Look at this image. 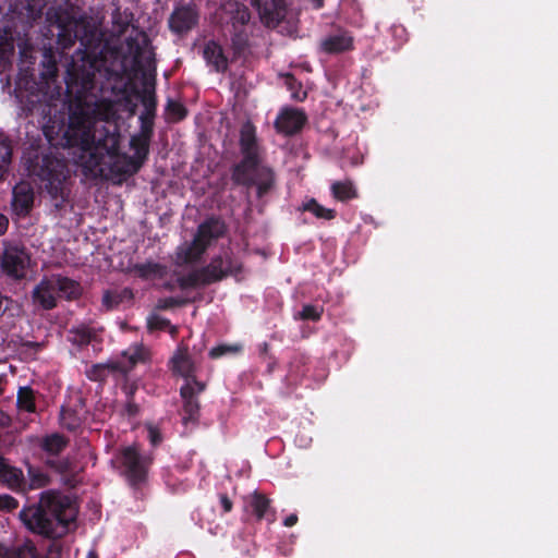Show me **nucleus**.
I'll list each match as a JSON object with an SVG mask.
<instances>
[{"instance_id":"1","label":"nucleus","mask_w":558,"mask_h":558,"mask_svg":"<svg viewBox=\"0 0 558 558\" xmlns=\"http://www.w3.org/2000/svg\"><path fill=\"white\" fill-rule=\"evenodd\" d=\"M44 134L50 144L60 143L74 148V162L92 178L121 180L124 175L133 174L140 169L148 151L146 140L134 137L131 141L135 149L134 156L120 154L118 137L94 130V118L83 108L71 112L66 126L50 121L44 126Z\"/></svg>"},{"instance_id":"2","label":"nucleus","mask_w":558,"mask_h":558,"mask_svg":"<svg viewBox=\"0 0 558 558\" xmlns=\"http://www.w3.org/2000/svg\"><path fill=\"white\" fill-rule=\"evenodd\" d=\"M77 514L75 504L66 496L43 493L38 506L23 509L20 518L32 532L48 537H60L66 533L69 524Z\"/></svg>"},{"instance_id":"3","label":"nucleus","mask_w":558,"mask_h":558,"mask_svg":"<svg viewBox=\"0 0 558 558\" xmlns=\"http://www.w3.org/2000/svg\"><path fill=\"white\" fill-rule=\"evenodd\" d=\"M241 147L245 155L244 160L236 166L233 172V179L242 184H257L258 191L262 193L267 190L266 183H258L255 174L263 172L270 179L271 174L267 169L259 168L256 160V142H255V128L251 122H246L241 128Z\"/></svg>"},{"instance_id":"4","label":"nucleus","mask_w":558,"mask_h":558,"mask_svg":"<svg viewBox=\"0 0 558 558\" xmlns=\"http://www.w3.org/2000/svg\"><path fill=\"white\" fill-rule=\"evenodd\" d=\"M225 232V225L218 219H209L199 225L192 242L182 243L175 252L178 266L197 262L203 253Z\"/></svg>"},{"instance_id":"5","label":"nucleus","mask_w":558,"mask_h":558,"mask_svg":"<svg viewBox=\"0 0 558 558\" xmlns=\"http://www.w3.org/2000/svg\"><path fill=\"white\" fill-rule=\"evenodd\" d=\"M80 284L66 277L52 275L44 278L33 290V301L44 310L57 305L58 298L73 299L80 295Z\"/></svg>"},{"instance_id":"6","label":"nucleus","mask_w":558,"mask_h":558,"mask_svg":"<svg viewBox=\"0 0 558 558\" xmlns=\"http://www.w3.org/2000/svg\"><path fill=\"white\" fill-rule=\"evenodd\" d=\"M230 271V262L228 259L217 257L213 259V262L206 268L202 270H194L187 276H179L177 281L183 289L192 288L220 280Z\"/></svg>"},{"instance_id":"7","label":"nucleus","mask_w":558,"mask_h":558,"mask_svg":"<svg viewBox=\"0 0 558 558\" xmlns=\"http://www.w3.org/2000/svg\"><path fill=\"white\" fill-rule=\"evenodd\" d=\"M1 266L3 271L15 279L24 278L31 267V257L17 246H7L3 253Z\"/></svg>"},{"instance_id":"8","label":"nucleus","mask_w":558,"mask_h":558,"mask_svg":"<svg viewBox=\"0 0 558 558\" xmlns=\"http://www.w3.org/2000/svg\"><path fill=\"white\" fill-rule=\"evenodd\" d=\"M197 22L198 12L192 4L175 7L168 20L169 28L177 35L189 33L196 26Z\"/></svg>"},{"instance_id":"9","label":"nucleus","mask_w":558,"mask_h":558,"mask_svg":"<svg viewBox=\"0 0 558 558\" xmlns=\"http://www.w3.org/2000/svg\"><path fill=\"white\" fill-rule=\"evenodd\" d=\"M125 473L131 483L135 484L144 480L148 466V460L138 454L137 448L130 446L123 449L121 454Z\"/></svg>"},{"instance_id":"10","label":"nucleus","mask_w":558,"mask_h":558,"mask_svg":"<svg viewBox=\"0 0 558 558\" xmlns=\"http://www.w3.org/2000/svg\"><path fill=\"white\" fill-rule=\"evenodd\" d=\"M260 21L266 26L278 25L286 16L287 5L284 0H253Z\"/></svg>"},{"instance_id":"11","label":"nucleus","mask_w":558,"mask_h":558,"mask_svg":"<svg viewBox=\"0 0 558 558\" xmlns=\"http://www.w3.org/2000/svg\"><path fill=\"white\" fill-rule=\"evenodd\" d=\"M170 368L173 375L179 376L185 380L184 384H193L195 378L196 366L187 352V348L179 345L173 356L170 360Z\"/></svg>"},{"instance_id":"12","label":"nucleus","mask_w":558,"mask_h":558,"mask_svg":"<svg viewBox=\"0 0 558 558\" xmlns=\"http://www.w3.org/2000/svg\"><path fill=\"white\" fill-rule=\"evenodd\" d=\"M306 121L303 111L295 108H283L276 121L275 126L279 133L290 135L302 129Z\"/></svg>"},{"instance_id":"13","label":"nucleus","mask_w":558,"mask_h":558,"mask_svg":"<svg viewBox=\"0 0 558 558\" xmlns=\"http://www.w3.org/2000/svg\"><path fill=\"white\" fill-rule=\"evenodd\" d=\"M34 204V192L29 183L21 182L13 189L12 210L19 218L26 217Z\"/></svg>"},{"instance_id":"14","label":"nucleus","mask_w":558,"mask_h":558,"mask_svg":"<svg viewBox=\"0 0 558 558\" xmlns=\"http://www.w3.org/2000/svg\"><path fill=\"white\" fill-rule=\"evenodd\" d=\"M205 389V385L202 381L193 380V384H184L181 387V397L183 399V409L187 416L183 417V422L187 420H194L198 412V402L195 396L201 393Z\"/></svg>"},{"instance_id":"15","label":"nucleus","mask_w":558,"mask_h":558,"mask_svg":"<svg viewBox=\"0 0 558 558\" xmlns=\"http://www.w3.org/2000/svg\"><path fill=\"white\" fill-rule=\"evenodd\" d=\"M68 174L69 171L65 163L58 159H48L46 161L45 169L43 170V177L48 181L46 187L50 192H57L59 185H61V183L68 178Z\"/></svg>"},{"instance_id":"16","label":"nucleus","mask_w":558,"mask_h":558,"mask_svg":"<svg viewBox=\"0 0 558 558\" xmlns=\"http://www.w3.org/2000/svg\"><path fill=\"white\" fill-rule=\"evenodd\" d=\"M352 46H353V39L345 32H341V33H337V34L327 36L320 43L322 49L328 53L343 52V51L352 49Z\"/></svg>"},{"instance_id":"17","label":"nucleus","mask_w":558,"mask_h":558,"mask_svg":"<svg viewBox=\"0 0 558 558\" xmlns=\"http://www.w3.org/2000/svg\"><path fill=\"white\" fill-rule=\"evenodd\" d=\"M204 58L217 72H222L227 69L228 60L223 56L221 47L214 41L205 46Z\"/></svg>"},{"instance_id":"18","label":"nucleus","mask_w":558,"mask_h":558,"mask_svg":"<svg viewBox=\"0 0 558 558\" xmlns=\"http://www.w3.org/2000/svg\"><path fill=\"white\" fill-rule=\"evenodd\" d=\"M146 355L147 352L142 345H132L126 351L123 352L122 359L119 362V368L122 372H128L136 363L145 361Z\"/></svg>"},{"instance_id":"19","label":"nucleus","mask_w":558,"mask_h":558,"mask_svg":"<svg viewBox=\"0 0 558 558\" xmlns=\"http://www.w3.org/2000/svg\"><path fill=\"white\" fill-rule=\"evenodd\" d=\"M0 558H40V556L34 545L26 542L12 550L0 545Z\"/></svg>"},{"instance_id":"20","label":"nucleus","mask_w":558,"mask_h":558,"mask_svg":"<svg viewBox=\"0 0 558 558\" xmlns=\"http://www.w3.org/2000/svg\"><path fill=\"white\" fill-rule=\"evenodd\" d=\"M223 10L230 14L234 28H236V25H245L250 21L247 8L236 1L223 4Z\"/></svg>"},{"instance_id":"21","label":"nucleus","mask_w":558,"mask_h":558,"mask_svg":"<svg viewBox=\"0 0 558 558\" xmlns=\"http://www.w3.org/2000/svg\"><path fill=\"white\" fill-rule=\"evenodd\" d=\"M268 507L269 500L256 492L245 498V508L251 509L257 520H262L264 518Z\"/></svg>"},{"instance_id":"22","label":"nucleus","mask_w":558,"mask_h":558,"mask_svg":"<svg viewBox=\"0 0 558 558\" xmlns=\"http://www.w3.org/2000/svg\"><path fill=\"white\" fill-rule=\"evenodd\" d=\"M17 407L26 412L35 411V397L29 387H22L17 392Z\"/></svg>"},{"instance_id":"23","label":"nucleus","mask_w":558,"mask_h":558,"mask_svg":"<svg viewBox=\"0 0 558 558\" xmlns=\"http://www.w3.org/2000/svg\"><path fill=\"white\" fill-rule=\"evenodd\" d=\"M333 196L339 201L351 199L356 196L355 190L351 182H335L331 186Z\"/></svg>"},{"instance_id":"24","label":"nucleus","mask_w":558,"mask_h":558,"mask_svg":"<svg viewBox=\"0 0 558 558\" xmlns=\"http://www.w3.org/2000/svg\"><path fill=\"white\" fill-rule=\"evenodd\" d=\"M303 209L306 211H311L317 218L320 219H332L335 217V211L330 208H326L319 205L315 199H310L303 204Z\"/></svg>"},{"instance_id":"25","label":"nucleus","mask_w":558,"mask_h":558,"mask_svg":"<svg viewBox=\"0 0 558 558\" xmlns=\"http://www.w3.org/2000/svg\"><path fill=\"white\" fill-rule=\"evenodd\" d=\"M65 440L62 436L58 434H53L47 436L43 441V448L46 452L50 454H57L63 450L65 447Z\"/></svg>"},{"instance_id":"26","label":"nucleus","mask_w":558,"mask_h":558,"mask_svg":"<svg viewBox=\"0 0 558 558\" xmlns=\"http://www.w3.org/2000/svg\"><path fill=\"white\" fill-rule=\"evenodd\" d=\"M0 481L7 482L11 487L19 486L22 482L23 473L21 470L9 466L3 461V472H1Z\"/></svg>"},{"instance_id":"27","label":"nucleus","mask_w":558,"mask_h":558,"mask_svg":"<svg viewBox=\"0 0 558 558\" xmlns=\"http://www.w3.org/2000/svg\"><path fill=\"white\" fill-rule=\"evenodd\" d=\"M135 270L137 275L144 279H155L161 277L163 274L162 267L153 263L138 265L136 266Z\"/></svg>"},{"instance_id":"28","label":"nucleus","mask_w":558,"mask_h":558,"mask_svg":"<svg viewBox=\"0 0 558 558\" xmlns=\"http://www.w3.org/2000/svg\"><path fill=\"white\" fill-rule=\"evenodd\" d=\"M147 324L151 330H167L172 336L177 333V327L170 325L169 320L159 315H151Z\"/></svg>"},{"instance_id":"29","label":"nucleus","mask_w":558,"mask_h":558,"mask_svg":"<svg viewBox=\"0 0 558 558\" xmlns=\"http://www.w3.org/2000/svg\"><path fill=\"white\" fill-rule=\"evenodd\" d=\"M11 160V147L8 140L0 134V179Z\"/></svg>"},{"instance_id":"30","label":"nucleus","mask_w":558,"mask_h":558,"mask_svg":"<svg viewBox=\"0 0 558 558\" xmlns=\"http://www.w3.org/2000/svg\"><path fill=\"white\" fill-rule=\"evenodd\" d=\"M29 485L32 488H40L48 484V476L38 469L28 468Z\"/></svg>"},{"instance_id":"31","label":"nucleus","mask_w":558,"mask_h":558,"mask_svg":"<svg viewBox=\"0 0 558 558\" xmlns=\"http://www.w3.org/2000/svg\"><path fill=\"white\" fill-rule=\"evenodd\" d=\"M168 114L172 120L179 121L185 117L186 110L182 104L170 101L168 104Z\"/></svg>"},{"instance_id":"32","label":"nucleus","mask_w":558,"mask_h":558,"mask_svg":"<svg viewBox=\"0 0 558 558\" xmlns=\"http://www.w3.org/2000/svg\"><path fill=\"white\" fill-rule=\"evenodd\" d=\"M322 315V308L313 306V305H305L303 310L300 312L299 317L302 319H308V320H318Z\"/></svg>"},{"instance_id":"33","label":"nucleus","mask_w":558,"mask_h":558,"mask_svg":"<svg viewBox=\"0 0 558 558\" xmlns=\"http://www.w3.org/2000/svg\"><path fill=\"white\" fill-rule=\"evenodd\" d=\"M238 351H240V347H238V345L221 344V345L213 348L209 352V355L211 357L216 359V357H220L227 353H235Z\"/></svg>"},{"instance_id":"34","label":"nucleus","mask_w":558,"mask_h":558,"mask_svg":"<svg viewBox=\"0 0 558 558\" xmlns=\"http://www.w3.org/2000/svg\"><path fill=\"white\" fill-rule=\"evenodd\" d=\"M17 507L16 500L9 495H0V509L12 510Z\"/></svg>"},{"instance_id":"35","label":"nucleus","mask_w":558,"mask_h":558,"mask_svg":"<svg viewBox=\"0 0 558 558\" xmlns=\"http://www.w3.org/2000/svg\"><path fill=\"white\" fill-rule=\"evenodd\" d=\"M14 51V45L11 39L0 38V52L4 54H12Z\"/></svg>"},{"instance_id":"36","label":"nucleus","mask_w":558,"mask_h":558,"mask_svg":"<svg viewBox=\"0 0 558 558\" xmlns=\"http://www.w3.org/2000/svg\"><path fill=\"white\" fill-rule=\"evenodd\" d=\"M287 85L292 90V97L298 100H303L306 97L305 92H294V81L291 76H287Z\"/></svg>"},{"instance_id":"37","label":"nucleus","mask_w":558,"mask_h":558,"mask_svg":"<svg viewBox=\"0 0 558 558\" xmlns=\"http://www.w3.org/2000/svg\"><path fill=\"white\" fill-rule=\"evenodd\" d=\"M148 438L153 445H157L160 442V434L158 429L151 425L148 426Z\"/></svg>"},{"instance_id":"38","label":"nucleus","mask_w":558,"mask_h":558,"mask_svg":"<svg viewBox=\"0 0 558 558\" xmlns=\"http://www.w3.org/2000/svg\"><path fill=\"white\" fill-rule=\"evenodd\" d=\"M220 502H221V506H222V508H223V510H225L226 512L231 511V509H232V502H231V500H230L227 496L222 495V496L220 497Z\"/></svg>"},{"instance_id":"39","label":"nucleus","mask_w":558,"mask_h":558,"mask_svg":"<svg viewBox=\"0 0 558 558\" xmlns=\"http://www.w3.org/2000/svg\"><path fill=\"white\" fill-rule=\"evenodd\" d=\"M8 218L4 215H0V235H2L8 229Z\"/></svg>"},{"instance_id":"40","label":"nucleus","mask_w":558,"mask_h":558,"mask_svg":"<svg viewBox=\"0 0 558 558\" xmlns=\"http://www.w3.org/2000/svg\"><path fill=\"white\" fill-rule=\"evenodd\" d=\"M296 522H298V517L295 514H290L289 517L286 518L283 523L286 526L290 527V526H293Z\"/></svg>"},{"instance_id":"41","label":"nucleus","mask_w":558,"mask_h":558,"mask_svg":"<svg viewBox=\"0 0 558 558\" xmlns=\"http://www.w3.org/2000/svg\"><path fill=\"white\" fill-rule=\"evenodd\" d=\"M104 369H105V368H104L102 366H99V365L94 366V367H93V371L89 373V377H90L92 379H95V380H96V379H99V378H100V375L96 374V372H98V371H104Z\"/></svg>"},{"instance_id":"42","label":"nucleus","mask_w":558,"mask_h":558,"mask_svg":"<svg viewBox=\"0 0 558 558\" xmlns=\"http://www.w3.org/2000/svg\"><path fill=\"white\" fill-rule=\"evenodd\" d=\"M9 424V416L0 410V427Z\"/></svg>"},{"instance_id":"43","label":"nucleus","mask_w":558,"mask_h":558,"mask_svg":"<svg viewBox=\"0 0 558 558\" xmlns=\"http://www.w3.org/2000/svg\"><path fill=\"white\" fill-rule=\"evenodd\" d=\"M315 9H319L323 5V0H310Z\"/></svg>"},{"instance_id":"44","label":"nucleus","mask_w":558,"mask_h":558,"mask_svg":"<svg viewBox=\"0 0 558 558\" xmlns=\"http://www.w3.org/2000/svg\"><path fill=\"white\" fill-rule=\"evenodd\" d=\"M129 412H130V414H135L137 412L136 407L135 405H130Z\"/></svg>"},{"instance_id":"45","label":"nucleus","mask_w":558,"mask_h":558,"mask_svg":"<svg viewBox=\"0 0 558 558\" xmlns=\"http://www.w3.org/2000/svg\"><path fill=\"white\" fill-rule=\"evenodd\" d=\"M0 472H3V459L0 457ZM2 475V473H0Z\"/></svg>"},{"instance_id":"46","label":"nucleus","mask_w":558,"mask_h":558,"mask_svg":"<svg viewBox=\"0 0 558 558\" xmlns=\"http://www.w3.org/2000/svg\"><path fill=\"white\" fill-rule=\"evenodd\" d=\"M109 298H110V295H109V294H105V296H104V302H105L106 304H108V303H109Z\"/></svg>"},{"instance_id":"47","label":"nucleus","mask_w":558,"mask_h":558,"mask_svg":"<svg viewBox=\"0 0 558 558\" xmlns=\"http://www.w3.org/2000/svg\"><path fill=\"white\" fill-rule=\"evenodd\" d=\"M87 558H97L96 555L94 553H89Z\"/></svg>"},{"instance_id":"48","label":"nucleus","mask_w":558,"mask_h":558,"mask_svg":"<svg viewBox=\"0 0 558 558\" xmlns=\"http://www.w3.org/2000/svg\"><path fill=\"white\" fill-rule=\"evenodd\" d=\"M88 339H89V338H88V337H86V336H84V337H83V341H88Z\"/></svg>"}]
</instances>
